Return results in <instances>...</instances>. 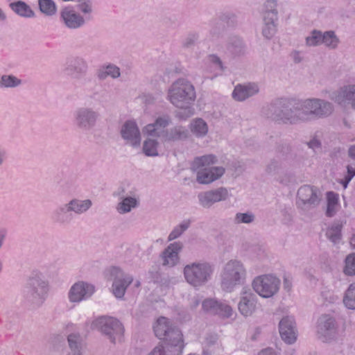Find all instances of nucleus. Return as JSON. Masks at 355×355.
Returning a JSON list of instances; mask_svg holds the SVG:
<instances>
[{"mask_svg": "<svg viewBox=\"0 0 355 355\" xmlns=\"http://www.w3.org/2000/svg\"><path fill=\"white\" fill-rule=\"evenodd\" d=\"M348 154L350 157L355 159V145L349 147L348 150Z\"/></svg>", "mask_w": 355, "mask_h": 355, "instance_id": "59", "label": "nucleus"}, {"mask_svg": "<svg viewBox=\"0 0 355 355\" xmlns=\"http://www.w3.org/2000/svg\"><path fill=\"white\" fill-rule=\"evenodd\" d=\"M279 334L283 340L288 344H292L297 339L295 322L293 317H284L279 322Z\"/></svg>", "mask_w": 355, "mask_h": 355, "instance_id": "20", "label": "nucleus"}, {"mask_svg": "<svg viewBox=\"0 0 355 355\" xmlns=\"http://www.w3.org/2000/svg\"><path fill=\"white\" fill-rule=\"evenodd\" d=\"M189 220H184L175 226L168 236V241H171L179 238L190 226Z\"/></svg>", "mask_w": 355, "mask_h": 355, "instance_id": "35", "label": "nucleus"}, {"mask_svg": "<svg viewBox=\"0 0 355 355\" xmlns=\"http://www.w3.org/2000/svg\"><path fill=\"white\" fill-rule=\"evenodd\" d=\"M166 98L173 106L184 111L185 118L193 114L191 107L196 98V93L190 81L179 78L173 82L167 90Z\"/></svg>", "mask_w": 355, "mask_h": 355, "instance_id": "2", "label": "nucleus"}, {"mask_svg": "<svg viewBox=\"0 0 355 355\" xmlns=\"http://www.w3.org/2000/svg\"><path fill=\"white\" fill-rule=\"evenodd\" d=\"M257 308V297L250 290H244L241 293L238 309L241 315L245 317L252 315Z\"/></svg>", "mask_w": 355, "mask_h": 355, "instance_id": "14", "label": "nucleus"}, {"mask_svg": "<svg viewBox=\"0 0 355 355\" xmlns=\"http://www.w3.org/2000/svg\"><path fill=\"white\" fill-rule=\"evenodd\" d=\"M60 18L64 25L71 29H76L85 24V19L72 8L66 7L60 11Z\"/></svg>", "mask_w": 355, "mask_h": 355, "instance_id": "22", "label": "nucleus"}, {"mask_svg": "<svg viewBox=\"0 0 355 355\" xmlns=\"http://www.w3.org/2000/svg\"><path fill=\"white\" fill-rule=\"evenodd\" d=\"M92 205L90 200H79L74 198L71 200L68 203L61 206L58 210V214H64L69 212H74L76 214H82L86 212Z\"/></svg>", "mask_w": 355, "mask_h": 355, "instance_id": "21", "label": "nucleus"}, {"mask_svg": "<svg viewBox=\"0 0 355 355\" xmlns=\"http://www.w3.org/2000/svg\"><path fill=\"white\" fill-rule=\"evenodd\" d=\"M171 121V118L168 115H164L159 116L154 123L159 130L160 128H164L168 126L170 124Z\"/></svg>", "mask_w": 355, "mask_h": 355, "instance_id": "52", "label": "nucleus"}, {"mask_svg": "<svg viewBox=\"0 0 355 355\" xmlns=\"http://www.w3.org/2000/svg\"><path fill=\"white\" fill-rule=\"evenodd\" d=\"M95 291V288L92 284L78 282L74 284L69 293V298L71 302H80L89 297Z\"/></svg>", "mask_w": 355, "mask_h": 355, "instance_id": "16", "label": "nucleus"}, {"mask_svg": "<svg viewBox=\"0 0 355 355\" xmlns=\"http://www.w3.org/2000/svg\"><path fill=\"white\" fill-rule=\"evenodd\" d=\"M210 60L214 64H218L220 68H222V64L221 61L220 60L219 58H218L216 55H211L210 56Z\"/></svg>", "mask_w": 355, "mask_h": 355, "instance_id": "58", "label": "nucleus"}, {"mask_svg": "<svg viewBox=\"0 0 355 355\" xmlns=\"http://www.w3.org/2000/svg\"><path fill=\"white\" fill-rule=\"evenodd\" d=\"M280 286V280L272 275H259L254 279L252 286L261 297L269 298L275 295Z\"/></svg>", "mask_w": 355, "mask_h": 355, "instance_id": "8", "label": "nucleus"}, {"mask_svg": "<svg viewBox=\"0 0 355 355\" xmlns=\"http://www.w3.org/2000/svg\"><path fill=\"white\" fill-rule=\"evenodd\" d=\"M98 76L101 79H105L107 76L116 78L120 76V69L115 65L109 64L100 70Z\"/></svg>", "mask_w": 355, "mask_h": 355, "instance_id": "37", "label": "nucleus"}, {"mask_svg": "<svg viewBox=\"0 0 355 355\" xmlns=\"http://www.w3.org/2000/svg\"><path fill=\"white\" fill-rule=\"evenodd\" d=\"M338 43L339 40L334 31H329L322 33V44H324L327 47L334 49L338 46Z\"/></svg>", "mask_w": 355, "mask_h": 355, "instance_id": "32", "label": "nucleus"}, {"mask_svg": "<svg viewBox=\"0 0 355 355\" xmlns=\"http://www.w3.org/2000/svg\"><path fill=\"white\" fill-rule=\"evenodd\" d=\"M188 135L189 132L185 127L177 125L166 130L163 135V139L165 141L168 142L178 141L187 139Z\"/></svg>", "mask_w": 355, "mask_h": 355, "instance_id": "26", "label": "nucleus"}, {"mask_svg": "<svg viewBox=\"0 0 355 355\" xmlns=\"http://www.w3.org/2000/svg\"><path fill=\"white\" fill-rule=\"evenodd\" d=\"M350 245L352 248H355V234L352 235L350 239Z\"/></svg>", "mask_w": 355, "mask_h": 355, "instance_id": "63", "label": "nucleus"}, {"mask_svg": "<svg viewBox=\"0 0 355 355\" xmlns=\"http://www.w3.org/2000/svg\"><path fill=\"white\" fill-rule=\"evenodd\" d=\"M191 132L196 137H201L205 136L208 132V125L202 119H195L190 124Z\"/></svg>", "mask_w": 355, "mask_h": 355, "instance_id": "27", "label": "nucleus"}, {"mask_svg": "<svg viewBox=\"0 0 355 355\" xmlns=\"http://www.w3.org/2000/svg\"><path fill=\"white\" fill-rule=\"evenodd\" d=\"M68 343L71 352H80V338L76 334H70L68 336Z\"/></svg>", "mask_w": 355, "mask_h": 355, "instance_id": "48", "label": "nucleus"}, {"mask_svg": "<svg viewBox=\"0 0 355 355\" xmlns=\"http://www.w3.org/2000/svg\"><path fill=\"white\" fill-rule=\"evenodd\" d=\"M146 103H153L154 102V98L152 97V96H146Z\"/></svg>", "mask_w": 355, "mask_h": 355, "instance_id": "64", "label": "nucleus"}, {"mask_svg": "<svg viewBox=\"0 0 355 355\" xmlns=\"http://www.w3.org/2000/svg\"><path fill=\"white\" fill-rule=\"evenodd\" d=\"M39 7L42 12L52 16L56 12V6L52 0H39Z\"/></svg>", "mask_w": 355, "mask_h": 355, "instance_id": "38", "label": "nucleus"}, {"mask_svg": "<svg viewBox=\"0 0 355 355\" xmlns=\"http://www.w3.org/2000/svg\"><path fill=\"white\" fill-rule=\"evenodd\" d=\"M293 58L295 62H296V63H299L302 60V58L300 57L299 52H296V51L294 52L293 53Z\"/></svg>", "mask_w": 355, "mask_h": 355, "instance_id": "60", "label": "nucleus"}, {"mask_svg": "<svg viewBox=\"0 0 355 355\" xmlns=\"http://www.w3.org/2000/svg\"><path fill=\"white\" fill-rule=\"evenodd\" d=\"M214 271V266L203 261L190 262L183 268L186 282L194 288L205 286L211 279Z\"/></svg>", "mask_w": 355, "mask_h": 355, "instance_id": "4", "label": "nucleus"}, {"mask_svg": "<svg viewBox=\"0 0 355 355\" xmlns=\"http://www.w3.org/2000/svg\"><path fill=\"white\" fill-rule=\"evenodd\" d=\"M198 198L200 205L204 208H210L214 205L211 200V194L210 190L200 193L198 196Z\"/></svg>", "mask_w": 355, "mask_h": 355, "instance_id": "45", "label": "nucleus"}, {"mask_svg": "<svg viewBox=\"0 0 355 355\" xmlns=\"http://www.w3.org/2000/svg\"><path fill=\"white\" fill-rule=\"evenodd\" d=\"M277 19H263V27L262 28L263 35L267 38H271L275 33L276 26L275 21Z\"/></svg>", "mask_w": 355, "mask_h": 355, "instance_id": "41", "label": "nucleus"}, {"mask_svg": "<svg viewBox=\"0 0 355 355\" xmlns=\"http://www.w3.org/2000/svg\"><path fill=\"white\" fill-rule=\"evenodd\" d=\"M27 289L28 294L34 300L42 299L47 293L48 284L41 275L37 274L29 278Z\"/></svg>", "mask_w": 355, "mask_h": 355, "instance_id": "18", "label": "nucleus"}, {"mask_svg": "<svg viewBox=\"0 0 355 355\" xmlns=\"http://www.w3.org/2000/svg\"><path fill=\"white\" fill-rule=\"evenodd\" d=\"M217 336L215 335H211L206 338L205 341V346L207 347H211L217 344Z\"/></svg>", "mask_w": 355, "mask_h": 355, "instance_id": "56", "label": "nucleus"}, {"mask_svg": "<svg viewBox=\"0 0 355 355\" xmlns=\"http://www.w3.org/2000/svg\"><path fill=\"white\" fill-rule=\"evenodd\" d=\"M143 132L144 134H146L148 136L151 137H159V130L155 125V123L148 124L143 129Z\"/></svg>", "mask_w": 355, "mask_h": 355, "instance_id": "50", "label": "nucleus"}, {"mask_svg": "<svg viewBox=\"0 0 355 355\" xmlns=\"http://www.w3.org/2000/svg\"><path fill=\"white\" fill-rule=\"evenodd\" d=\"M99 119V113L91 107L78 108L74 113V123L81 130L88 131L94 128Z\"/></svg>", "mask_w": 355, "mask_h": 355, "instance_id": "10", "label": "nucleus"}, {"mask_svg": "<svg viewBox=\"0 0 355 355\" xmlns=\"http://www.w3.org/2000/svg\"><path fill=\"white\" fill-rule=\"evenodd\" d=\"M355 175V167L352 165H348L347 166V174L345 175L344 179L342 180L341 183L343 184L345 188L347 187L348 183Z\"/></svg>", "mask_w": 355, "mask_h": 355, "instance_id": "51", "label": "nucleus"}, {"mask_svg": "<svg viewBox=\"0 0 355 355\" xmlns=\"http://www.w3.org/2000/svg\"><path fill=\"white\" fill-rule=\"evenodd\" d=\"M334 112L332 103L319 98L279 99L263 110L267 118L288 125L325 119Z\"/></svg>", "mask_w": 355, "mask_h": 355, "instance_id": "1", "label": "nucleus"}, {"mask_svg": "<svg viewBox=\"0 0 355 355\" xmlns=\"http://www.w3.org/2000/svg\"><path fill=\"white\" fill-rule=\"evenodd\" d=\"M327 207L326 214L329 217H331L336 214L340 208L338 203V195L334 192H328L327 193Z\"/></svg>", "mask_w": 355, "mask_h": 355, "instance_id": "28", "label": "nucleus"}, {"mask_svg": "<svg viewBox=\"0 0 355 355\" xmlns=\"http://www.w3.org/2000/svg\"><path fill=\"white\" fill-rule=\"evenodd\" d=\"M258 355H277L275 352L271 348H266L261 350Z\"/></svg>", "mask_w": 355, "mask_h": 355, "instance_id": "57", "label": "nucleus"}, {"mask_svg": "<svg viewBox=\"0 0 355 355\" xmlns=\"http://www.w3.org/2000/svg\"><path fill=\"white\" fill-rule=\"evenodd\" d=\"M158 142L156 140L148 139L143 144V152L146 156H157Z\"/></svg>", "mask_w": 355, "mask_h": 355, "instance_id": "39", "label": "nucleus"}, {"mask_svg": "<svg viewBox=\"0 0 355 355\" xmlns=\"http://www.w3.org/2000/svg\"><path fill=\"white\" fill-rule=\"evenodd\" d=\"M192 300H193L192 306L193 308L198 306L200 302V300L198 297H193Z\"/></svg>", "mask_w": 355, "mask_h": 355, "instance_id": "61", "label": "nucleus"}, {"mask_svg": "<svg viewBox=\"0 0 355 355\" xmlns=\"http://www.w3.org/2000/svg\"><path fill=\"white\" fill-rule=\"evenodd\" d=\"M217 159L213 155H207L200 157H196L192 165L194 170L200 169V168H207L211 164L216 163Z\"/></svg>", "mask_w": 355, "mask_h": 355, "instance_id": "31", "label": "nucleus"}, {"mask_svg": "<svg viewBox=\"0 0 355 355\" xmlns=\"http://www.w3.org/2000/svg\"><path fill=\"white\" fill-rule=\"evenodd\" d=\"M110 275L114 278L112 284V293L117 298L123 297L127 288L132 282L133 277L125 275L117 267H112L110 270Z\"/></svg>", "mask_w": 355, "mask_h": 355, "instance_id": "11", "label": "nucleus"}, {"mask_svg": "<svg viewBox=\"0 0 355 355\" xmlns=\"http://www.w3.org/2000/svg\"><path fill=\"white\" fill-rule=\"evenodd\" d=\"M69 75L76 78L85 76L87 71V64L81 58H76L71 60L66 69Z\"/></svg>", "mask_w": 355, "mask_h": 355, "instance_id": "25", "label": "nucleus"}, {"mask_svg": "<svg viewBox=\"0 0 355 355\" xmlns=\"http://www.w3.org/2000/svg\"><path fill=\"white\" fill-rule=\"evenodd\" d=\"M178 346H171L168 343L157 345L148 355H180L182 352H175Z\"/></svg>", "mask_w": 355, "mask_h": 355, "instance_id": "29", "label": "nucleus"}, {"mask_svg": "<svg viewBox=\"0 0 355 355\" xmlns=\"http://www.w3.org/2000/svg\"><path fill=\"white\" fill-rule=\"evenodd\" d=\"M322 33L320 31L314 30L311 35L306 38V44L309 46H315L322 44Z\"/></svg>", "mask_w": 355, "mask_h": 355, "instance_id": "44", "label": "nucleus"}, {"mask_svg": "<svg viewBox=\"0 0 355 355\" xmlns=\"http://www.w3.org/2000/svg\"><path fill=\"white\" fill-rule=\"evenodd\" d=\"M331 99L340 106H349L355 110V83L340 87L333 93Z\"/></svg>", "mask_w": 355, "mask_h": 355, "instance_id": "12", "label": "nucleus"}, {"mask_svg": "<svg viewBox=\"0 0 355 355\" xmlns=\"http://www.w3.org/2000/svg\"><path fill=\"white\" fill-rule=\"evenodd\" d=\"M293 154L289 147L285 148V153H281L276 159L270 161L266 166V172L275 176L277 181L284 185L295 182V175L289 170Z\"/></svg>", "mask_w": 355, "mask_h": 355, "instance_id": "3", "label": "nucleus"}, {"mask_svg": "<svg viewBox=\"0 0 355 355\" xmlns=\"http://www.w3.org/2000/svg\"><path fill=\"white\" fill-rule=\"evenodd\" d=\"M243 48V44L238 37L233 38L232 41L229 44V49L235 54L241 53Z\"/></svg>", "mask_w": 355, "mask_h": 355, "instance_id": "49", "label": "nucleus"}, {"mask_svg": "<svg viewBox=\"0 0 355 355\" xmlns=\"http://www.w3.org/2000/svg\"><path fill=\"white\" fill-rule=\"evenodd\" d=\"M264 19H277V1L268 0L265 3Z\"/></svg>", "mask_w": 355, "mask_h": 355, "instance_id": "34", "label": "nucleus"}, {"mask_svg": "<svg viewBox=\"0 0 355 355\" xmlns=\"http://www.w3.org/2000/svg\"><path fill=\"white\" fill-rule=\"evenodd\" d=\"M10 6L17 14L22 17H31L34 15V12L24 1H19L15 3H12L10 4Z\"/></svg>", "mask_w": 355, "mask_h": 355, "instance_id": "30", "label": "nucleus"}, {"mask_svg": "<svg viewBox=\"0 0 355 355\" xmlns=\"http://www.w3.org/2000/svg\"><path fill=\"white\" fill-rule=\"evenodd\" d=\"M337 331L335 319L329 315L320 318L318 322V334L324 340L327 341L333 338Z\"/></svg>", "mask_w": 355, "mask_h": 355, "instance_id": "19", "label": "nucleus"}, {"mask_svg": "<svg viewBox=\"0 0 355 355\" xmlns=\"http://www.w3.org/2000/svg\"><path fill=\"white\" fill-rule=\"evenodd\" d=\"M343 272L349 276L355 275V252L351 253L346 257Z\"/></svg>", "mask_w": 355, "mask_h": 355, "instance_id": "42", "label": "nucleus"}, {"mask_svg": "<svg viewBox=\"0 0 355 355\" xmlns=\"http://www.w3.org/2000/svg\"><path fill=\"white\" fill-rule=\"evenodd\" d=\"M102 334L107 336L112 343L120 341L124 332L122 324L116 318L101 316L96 318L92 324Z\"/></svg>", "mask_w": 355, "mask_h": 355, "instance_id": "7", "label": "nucleus"}, {"mask_svg": "<svg viewBox=\"0 0 355 355\" xmlns=\"http://www.w3.org/2000/svg\"><path fill=\"white\" fill-rule=\"evenodd\" d=\"M21 80L13 76L4 75L1 77L0 85L5 87H12L19 85Z\"/></svg>", "mask_w": 355, "mask_h": 355, "instance_id": "46", "label": "nucleus"}, {"mask_svg": "<svg viewBox=\"0 0 355 355\" xmlns=\"http://www.w3.org/2000/svg\"><path fill=\"white\" fill-rule=\"evenodd\" d=\"M153 328L157 338L165 340L171 346H178L175 352H182L184 346L182 334L169 319L159 318Z\"/></svg>", "mask_w": 355, "mask_h": 355, "instance_id": "6", "label": "nucleus"}, {"mask_svg": "<svg viewBox=\"0 0 355 355\" xmlns=\"http://www.w3.org/2000/svg\"><path fill=\"white\" fill-rule=\"evenodd\" d=\"M196 180L200 184H209L220 178L225 173L222 166L198 169Z\"/></svg>", "mask_w": 355, "mask_h": 355, "instance_id": "23", "label": "nucleus"}, {"mask_svg": "<svg viewBox=\"0 0 355 355\" xmlns=\"http://www.w3.org/2000/svg\"><path fill=\"white\" fill-rule=\"evenodd\" d=\"M121 134L126 143L133 148H139L141 137L139 129L135 121H128L121 127Z\"/></svg>", "mask_w": 355, "mask_h": 355, "instance_id": "15", "label": "nucleus"}, {"mask_svg": "<svg viewBox=\"0 0 355 355\" xmlns=\"http://www.w3.org/2000/svg\"><path fill=\"white\" fill-rule=\"evenodd\" d=\"M259 91V87L255 83L238 85L232 92V97L237 101H243L257 94Z\"/></svg>", "mask_w": 355, "mask_h": 355, "instance_id": "24", "label": "nucleus"}, {"mask_svg": "<svg viewBox=\"0 0 355 355\" xmlns=\"http://www.w3.org/2000/svg\"><path fill=\"white\" fill-rule=\"evenodd\" d=\"M341 224H334L327 232V237L334 243L341 239Z\"/></svg>", "mask_w": 355, "mask_h": 355, "instance_id": "43", "label": "nucleus"}, {"mask_svg": "<svg viewBox=\"0 0 355 355\" xmlns=\"http://www.w3.org/2000/svg\"><path fill=\"white\" fill-rule=\"evenodd\" d=\"M183 248L182 243L175 241L169 244L160 254L162 265L167 268H173L180 261L179 254Z\"/></svg>", "mask_w": 355, "mask_h": 355, "instance_id": "13", "label": "nucleus"}, {"mask_svg": "<svg viewBox=\"0 0 355 355\" xmlns=\"http://www.w3.org/2000/svg\"><path fill=\"white\" fill-rule=\"evenodd\" d=\"M137 200L135 198L127 197L118 205L117 209L119 213L125 214L131 211L132 208L136 207Z\"/></svg>", "mask_w": 355, "mask_h": 355, "instance_id": "36", "label": "nucleus"}, {"mask_svg": "<svg viewBox=\"0 0 355 355\" xmlns=\"http://www.w3.org/2000/svg\"><path fill=\"white\" fill-rule=\"evenodd\" d=\"M284 286L287 288H289L290 286H291V284H290V282L288 279V277H284Z\"/></svg>", "mask_w": 355, "mask_h": 355, "instance_id": "62", "label": "nucleus"}, {"mask_svg": "<svg viewBox=\"0 0 355 355\" xmlns=\"http://www.w3.org/2000/svg\"><path fill=\"white\" fill-rule=\"evenodd\" d=\"M210 192L213 204L226 200L230 196L228 190L225 187L210 190Z\"/></svg>", "mask_w": 355, "mask_h": 355, "instance_id": "40", "label": "nucleus"}, {"mask_svg": "<svg viewBox=\"0 0 355 355\" xmlns=\"http://www.w3.org/2000/svg\"><path fill=\"white\" fill-rule=\"evenodd\" d=\"M320 202V197L316 188L304 185L297 193L296 204L298 208L307 211L315 208Z\"/></svg>", "mask_w": 355, "mask_h": 355, "instance_id": "9", "label": "nucleus"}, {"mask_svg": "<svg viewBox=\"0 0 355 355\" xmlns=\"http://www.w3.org/2000/svg\"><path fill=\"white\" fill-rule=\"evenodd\" d=\"M307 145L309 148L313 149L314 151L320 149L321 148V142L318 139L315 138H313L311 140H310L307 143Z\"/></svg>", "mask_w": 355, "mask_h": 355, "instance_id": "55", "label": "nucleus"}, {"mask_svg": "<svg viewBox=\"0 0 355 355\" xmlns=\"http://www.w3.org/2000/svg\"><path fill=\"white\" fill-rule=\"evenodd\" d=\"M343 303L349 309H355V284L349 285L345 291Z\"/></svg>", "mask_w": 355, "mask_h": 355, "instance_id": "33", "label": "nucleus"}, {"mask_svg": "<svg viewBox=\"0 0 355 355\" xmlns=\"http://www.w3.org/2000/svg\"><path fill=\"white\" fill-rule=\"evenodd\" d=\"M202 306L205 312L217 314L224 318H229L232 314V309L230 305L215 299L205 300Z\"/></svg>", "mask_w": 355, "mask_h": 355, "instance_id": "17", "label": "nucleus"}, {"mask_svg": "<svg viewBox=\"0 0 355 355\" xmlns=\"http://www.w3.org/2000/svg\"><path fill=\"white\" fill-rule=\"evenodd\" d=\"M254 220V215L251 212L237 213L234 218V222L240 223H251Z\"/></svg>", "mask_w": 355, "mask_h": 355, "instance_id": "47", "label": "nucleus"}, {"mask_svg": "<svg viewBox=\"0 0 355 355\" xmlns=\"http://www.w3.org/2000/svg\"><path fill=\"white\" fill-rule=\"evenodd\" d=\"M220 277L221 288L226 292H232L244 282L246 270L241 261L232 259L225 264Z\"/></svg>", "mask_w": 355, "mask_h": 355, "instance_id": "5", "label": "nucleus"}, {"mask_svg": "<svg viewBox=\"0 0 355 355\" xmlns=\"http://www.w3.org/2000/svg\"><path fill=\"white\" fill-rule=\"evenodd\" d=\"M80 3L78 4L79 10L85 13L92 12V4L89 0H79Z\"/></svg>", "mask_w": 355, "mask_h": 355, "instance_id": "54", "label": "nucleus"}, {"mask_svg": "<svg viewBox=\"0 0 355 355\" xmlns=\"http://www.w3.org/2000/svg\"><path fill=\"white\" fill-rule=\"evenodd\" d=\"M198 40V35L196 33H190L184 39L183 46L186 48H189L194 45Z\"/></svg>", "mask_w": 355, "mask_h": 355, "instance_id": "53", "label": "nucleus"}]
</instances>
